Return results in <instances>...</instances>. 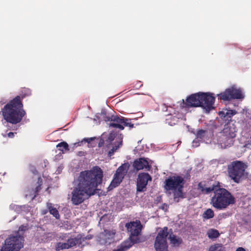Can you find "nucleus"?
<instances>
[{
	"label": "nucleus",
	"instance_id": "1",
	"mask_svg": "<svg viewBox=\"0 0 251 251\" xmlns=\"http://www.w3.org/2000/svg\"><path fill=\"white\" fill-rule=\"evenodd\" d=\"M103 177V171L98 166L81 172L72 192V203L78 205L84 201L85 196L89 197L96 194L99 190L98 187L102 183Z\"/></svg>",
	"mask_w": 251,
	"mask_h": 251
},
{
	"label": "nucleus",
	"instance_id": "2",
	"mask_svg": "<svg viewBox=\"0 0 251 251\" xmlns=\"http://www.w3.org/2000/svg\"><path fill=\"white\" fill-rule=\"evenodd\" d=\"M198 189L203 194H209L213 191L214 195L210 200V204L215 209L225 210L229 205L236 202L235 197L225 188H220L218 185H212L209 187L202 182L199 183Z\"/></svg>",
	"mask_w": 251,
	"mask_h": 251
},
{
	"label": "nucleus",
	"instance_id": "3",
	"mask_svg": "<svg viewBox=\"0 0 251 251\" xmlns=\"http://www.w3.org/2000/svg\"><path fill=\"white\" fill-rule=\"evenodd\" d=\"M31 95L29 89L24 88L20 96H17L9 101L2 109V114L4 119L12 124L19 123L25 115L26 112L23 109L22 100Z\"/></svg>",
	"mask_w": 251,
	"mask_h": 251
},
{
	"label": "nucleus",
	"instance_id": "4",
	"mask_svg": "<svg viewBox=\"0 0 251 251\" xmlns=\"http://www.w3.org/2000/svg\"><path fill=\"white\" fill-rule=\"evenodd\" d=\"M215 97L209 93L198 92L191 94L185 100H182L181 106L183 108L201 107L207 111L214 108Z\"/></svg>",
	"mask_w": 251,
	"mask_h": 251
},
{
	"label": "nucleus",
	"instance_id": "5",
	"mask_svg": "<svg viewBox=\"0 0 251 251\" xmlns=\"http://www.w3.org/2000/svg\"><path fill=\"white\" fill-rule=\"evenodd\" d=\"M185 183L184 178L180 176H171L165 179L164 189L166 191H173L174 199L183 198V188Z\"/></svg>",
	"mask_w": 251,
	"mask_h": 251
},
{
	"label": "nucleus",
	"instance_id": "6",
	"mask_svg": "<svg viewBox=\"0 0 251 251\" xmlns=\"http://www.w3.org/2000/svg\"><path fill=\"white\" fill-rule=\"evenodd\" d=\"M248 165L241 161H234L227 166L229 177L235 183H238L248 177V173L246 172Z\"/></svg>",
	"mask_w": 251,
	"mask_h": 251
},
{
	"label": "nucleus",
	"instance_id": "7",
	"mask_svg": "<svg viewBox=\"0 0 251 251\" xmlns=\"http://www.w3.org/2000/svg\"><path fill=\"white\" fill-rule=\"evenodd\" d=\"M24 237L21 235L10 236L4 241L1 251H20L24 247Z\"/></svg>",
	"mask_w": 251,
	"mask_h": 251
},
{
	"label": "nucleus",
	"instance_id": "8",
	"mask_svg": "<svg viewBox=\"0 0 251 251\" xmlns=\"http://www.w3.org/2000/svg\"><path fill=\"white\" fill-rule=\"evenodd\" d=\"M126 227L128 232H130L129 239L131 243L129 244L132 245L134 244L138 243L140 242V239L138 237L141 234L143 226L139 220L130 222L126 224Z\"/></svg>",
	"mask_w": 251,
	"mask_h": 251
},
{
	"label": "nucleus",
	"instance_id": "9",
	"mask_svg": "<svg viewBox=\"0 0 251 251\" xmlns=\"http://www.w3.org/2000/svg\"><path fill=\"white\" fill-rule=\"evenodd\" d=\"M168 234L167 227H164L158 232L154 242V248L156 251H169L167 242Z\"/></svg>",
	"mask_w": 251,
	"mask_h": 251
},
{
	"label": "nucleus",
	"instance_id": "10",
	"mask_svg": "<svg viewBox=\"0 0 251 251\" xmlns=\"http://www.w3.org/2000/svg\"><path fill=\"white\" fill-rule=\"evenodd\" d=\"M221 100L224 101H229L233 99H240L243 98L242 92L239 89H235L233 87L226 89V90L218 94Z\"/></svg>",
	"mask_w": 251,
	"mask_h": 251
},
{
	"label": "nucleus",
	"instance_id": "11",
	"mask_svg": "<svg viewBox=\"0 0 251 251\" xmlns=\"http://www.w3.org/2000/svg\"><path fill=\"white\" fill-rule=\"evenodd\" d=\"M151 180V176L147 173H142L138 175L137 181V191L144 192L149 181Z\"/></svg>",
	"mask_w": 251,
	"mask_h": 251
},
{
	"label": "nucleus",
	"instance_id": "12",
	"mask_svg": "<svg viewBox=\"0 0 251 251\" xmlns=\"http://www.w3.org/2000/svg\"><path fill=\"white\" fill-rule=\"evenodd\" d=\"M116 136V133L114 132H110L107 137H105L104 134H103L98 143V147L100 148L104 146L105 149H109L114 143V140Z\"/></svg>",
	"mask_w": 251,
	"mask_h": 251
},
{
	"label": "nucleus",
	"instance_id": "13",
	"mask_svg": "<svg viewBox=\"0 0 251 251\" xmlns=\"http://www.w3.org/2000/svg\"><path fill=\"white\" fill-rule=\"evenodd\" d=\"M124 117H119L118 116H111L110 117H106L107 120L106 121L112 122L109 123V126L113 127L114 128H118L120 130H122L124 129L123 126V123L125 120Z\"/></svg>",
	"mask_w": 251,
	"mask_h": 251
},
{
	"label": "nucleus",
	"instance_id": "14",
	"mask_svg": "<svg viewBox=\"0 0 251 251\" xmlns=\"http://www.w3.org/2000/svg\"><path fill=\"white\" fill-rule=\"evenodd\" d=\"M133 166L136 171H139L143 169L150 170L151 168L147 160L142 157L135 160L133 163Z\"/></svg>",
	"mask_w": 251,
	"mask_h": 251
},
{
	"label": "nucleus",
	"instance_id": "15",
	"mask_svg": "<svg viewBox=\"0 0 251 251\" xmlns=\"http://www.w3.org/2000/svg\"><path fill=\"white\" fill-rule=\"evenodd\" d=\"M234 138L223 134L220 138L219 142L221 148L226 149L231 147L234 143Z\"/></svg>",
	"mask_w": 251,
	"mask_h": 251
},
{
	"label": "nucleus",
	"instance_id": "16",
	"mask_svg": "<svg viewBox=\"0 0 251 251\" xmlns=\"http://www.w3.org/2000/svg\"><path fill=\"white\" fill-rule=\"evenodd\" d=\"M237 131L236 127L233 123H227L225 126L223 130V133L233 138L236 136Z\"/></svg>",
	"mask_w": 251,
	"mask_h": 251
},
{
	"label": "nucleus",
	"instance_id": "17",
	"mask_svg": "<svg viewBox=\"0 0 251 251\" xmlns=\"http://www.w3.org/2000/svg\"><path fill=\"white\" fill-rule=\"evenodd\" d=\"M85 239L82 238V236L81 234H78L75 238H71L68 239L67 242L68 245H69V249L73 247L76 245H80L81 243L85 241Z\"/></svg>",
	"mask_w": 251,
	"mask_h": 251
},
{
	"label": "nucleus",
	"instance_id": "18",
	"mask_svg": "<svg viewBox=\"0 0 251 251\" xmlns=\"http://www.w3.org/2000/svg\"><path fill=\"white\" fill-rule=\"evenodd\" d=\"M123 178L124 177L115 174L113 180L107 188L108 191H111L113 188L117 187L121 183Z\"/></svg>",
	"mask_w": 251,
	"mask_h": 251
},
{
	"label": "nucleus",
	"instance_id": "19",
	"mask_svg": "<svg viewBox=\"0 0 251 251\" xmlns=\"http://www.w3.org/2000/svg\"><path fill=\"white\" fill-rule=\"evenodd\" d=\"M129 165L128 162L123 164L117 169L115 174L124 177L127 172Z\"/></svg>",
	"mask_w": 251,
	"mask_h": 251
},
{
	"label": "nucleus",
	"instance_id": "20",
	"mask_svg": "<svg viewBox=\"0 0 251 251\" xmlns=\"http://www.w3.org/2000/svg\"><path fill=\"white\" fill-rule=\"evenodd\" d=\"M236 113L237 111L235 110L226 109L224 111L219 112V116L222 118H226V120H228V118H231Z\"/></svg>",
	"mask_w": 251,
	"mask_h": 251
},
{
	"label": "nucleus",
	"instance_id": "21",
	"mask_svg": "<svg viewBox=\"0 0 251 251\" xmlns=\"http://www.w3.org/2000/svg\"><path fill=\"white\" fill-rule=\"evenodd\" d=\"M122 145V140L120 139H119V141H116L111 146V148H112L108 152V156L109 157H111L113 155L114 152L120 148Z\"/></svg>",
	"mask_w": 251,
	"mask_h": 251
},
{
	"label": "nucleus",
	"instance_id": "22",
	"mask_svg": "<svg viewBox=\"0 0 251 251\" xmlns=\"http://www.w3.org/2000/svg\"><path fill=\"white\" fill-rule=\"evenodd\" d=\"M47 206L49 210L50 213L56 219H59L60 218L59 212L56 208L52 207V203L48 202Z\"/></svg>",
	"mask_w": 251,
	"mask_h": 251
},
{
	"label": "nucleus",
	"instance_id": "23",
	"mask_svg": "<svg viewBox=\"0 0 251 251\" xmlns=\"http://www.w3.org/2000/svg\"><path fill=\"white\" fill-rule=\"evenodd\" d=\"M179 118L176 116H173L171 115H168L167 118L166 119V123L169 125L173 126L177 123Z\"/></svg>",
	"mask_w": 251,
	"mask_h": 251
},
{
	"label": "nucleus",
	"instance_id": "24",
	"mask_svg": "<svg viewBox=\"0 0 251 251\" xmlns=\"http://www.w3.org/2000/svg\"><path fill=\"white\" fill-rule=\"evenodd\" d=\"M56 148H58V150L61 151L62 153H64L69 151L68 144L67 142L64 141L56 145Z\"/></svg>",
	"mask_w": 251,
	"mask_h": 251
},
{
	"label": "nucleus",
	"instance_id": "25",
	"mask_svg": "<svg viewBox=\"0 0 251 251\" xmlns=\"http://www.w3.org/2000/svg\"><path fill=\"white\" fill-rule=\"evenodd\" d=\"M169 238L170 240L171 244L174 246H179L182 242V240L180 238H176L173 233L170 234Z\"/></svg>",
	"mask_w": 251,
	"mask_h": 251
},
{
	"label": "nucleus",
	"instance_id": "26",
	"mask_svg": "<svg viewBox=\"0 0 251 251\" xmlns=\"http://www.w3.org/2000/svg\"><path fill=\"white\" fill-rule=\"evenodd\" d=\"M207 235L209 239H215L220 236V233L217 229H211L208 230Z\"/></svg>",
	"mask_w": 251,
	"mask_h": 251
},
{
	"label": "nucleus",
	"instance_id": "27",
	"mask_svg": "<svg viewBox=\"0 0 251 251\" xmlns=\"http://www.w3.org/2000/svg\"><path fill=\"white\" fill-rule=\"evenodd\" d=\"M208 251H225V248L221 244H216L211 246Z\"/></svg>",
	"mask_w": 251,
	"mask_h": 251
},
{
	"label": "nucleus",
	"instance_id": "28",
	"mask_svg": "<svg viewBox=\"0 0 251 251\" xmlns=\"http://www.w3.org/2000/svg\"><path fill=\"white\" fill-rule=\"evenodd\" d=\"M214 216V213L212 209L209 208L205 210L203 214L202 217L205 219H209L213 218Z\"/></svg>",
	"mask_w": 251,
	"mask_h": 251
},
{
	"label": "nucleus",
	"instance_id": "29",
	"mask_svg": "<svg viewBox=\"0 0 251 251\" xmlns=\"http://www.w3.org/2000/svg\"><path fill=\"white\" fill-rule=\"evenodd\" d=\"M68 247L69 245H68L67 242H58L56 244L55 246V250L56 251H60L64 249H68Z\"/></svg>",
	"mask_w": 251,
	"mask_h": 251
},
{
	"label": "nucleus",
	"instance_id": "30",
	"mask_svg": "<svg viewBox=\"0 0 251 251\" xmlns=\"http://www.w3.org/2000/svg\"><path fill=\"white\" fill-rule=\"evenodd\" d=\"M27 230H28V226L27 225L26 226L22 225L19 227L17 235H21L23 236L24 232Z\"/></svg>",
	"mask_w": 251,
	"mask_h": 251
},
{
	"label": "nucleus",
	"instance_id": "31",
	"mask_svg": "<svg viewBox=\"0 0 251 251\" xmlns=\"http://www.w3.org/2000/svg\"><path fill=\"white\" fill-rule=\"evenodd\" d=\"M123 125L124 126H125L129 127V128L130 129L134 127V124H133L131 123V119H128L126 118H125L124 122Z\"/></svg>",
	"mask_w": 251,
	"mask_h": 251
},
{
	"label": "nucleus",
	"instance_id": "32",
	"mask_svg": "<svg viewBox=\"0 0 251 251\" xmlns=\"http://www.w3.org/2000/svg\"><path fill=\"white\" fill-rule=\"evenodd\" d=\"M206 130L203 129H200L198 130L196 134L197 138L200 139H203L205 135Z\"/></svg>",
	"mask_w": 251,
	"mask_h": 251
},
{
	"label": "nucleus",
	"instance_id": "33",
	"mask_svg": "<svg viewBox=\"0 0 251 251\" xmlns=\"http://www.w3.org/2000/svg\"><path fill=\"white\" fill-rule=\"evenodd\" d=\"M41 184H39L38 186H37L34 190H33V194H31V196H33L32 199H34L36 196L38 195V193L41 189Z\"/></svg>",
	"mask_w": 251,
	"mask_h": 251
},
{
	"label": "nucleus",
	"instance_id": "34",
	"mask_svg": "<svg viewBox=\"0 0 251 251\" xmlns=\"http://www.w3.org/2000/svg\"><path fill=\"white\" fill-rule=\"evenodd\" d=\"M132 246V245L130 244H129L127 246H122L120 248L114 250L112 251H126L127 249H128L129 248H130Z\"/></svg>",
	"mask_w": 251,
	"mask_h": 251
},
{
	"label": "nucleus",
	"instance_id": "35",
	"mask_svg": "<svg viewBox=\"0 0 251 251\" xmlns=\"http://www.w3.org/2000/svg\"><path fill=\"white\" fill-rule=\"evenodd\" d=\"M104 232L109 236L108 238H112L115 234V231L114 230L109 231L105 230H104Z\"/></svg>",
	"mask_w": 251,
	"mask_h": 251
},
{
	"label": "nucleus",
	"instance_id": "36",
	"mask_svg": "<svg viewBox=\"0 0 251 251\" xmlns=\"http://www.w3.org/2000/svg\"><path fill=\"white\" fill-rule=\"evenodd\" d=\"M30 170L32 172V173L34 175H37L38 174V171H37L36 168L33 166H32L31 167Z\"/></svg>",
	"mask_w": 251,
	"mask_h": 251
},
{
	"label": "nucleus",
	"instance_id": "37",
	"mask_svg": "<svg viewBox=\"0 0 251 251\" xmlns=\"http://www.w3.org/2000/svg\"><path fill=\"white\" fill-rule=\"evenodd\" d=\"M94 139H95V138H90L85 139L84 140H85L88 143H90Z\"/></svg>",
	"mask_w": 251,
	"mask_h": 251
},
{
	"label": "nucleus",
	"instance_id": "38",
	"mask_svg": "<svg viewBox=\"0 0 251 251\" xmlns=\"http://www.w3.org/2000/svg\"><path fill=\"white\" fill-rule=\"evenodd\" d=\"M8 136L9 138H13L14 136V133L10 132L8 133Z\"/></svg>",
	"mask_w": 251,
	"mask_h": 251
},
{
	"label": "nucleus",
	"instance_id": "39",
	"mask_svg": "<svg viewBox=\"0 0 251 251\" xmlns=\"http://www.w3.org/2000/svg\"><path fill=\"white\" fill-rule=\"evenodd\" d=\"M236 251H246V250L242 247H239L237 249Z\"/></svg>",
	"mask_w": 251,
	"mask_h": 251
},
{
	"label": "nucleus",
	"instance_id": "40",
	"mask_svg": "<svg viewBox=\"0 0 251 251\" xmlns=\"http://www.w3.org/2000/svg\"><path fill=\"white\" fill-rule=\"evenodd\" d=\"M222 216L223 218H226L227 216H229V214L227 213H223Z\"/></svg>",
	"mask_w": 251,
	"mask_h": 251
},
{
	"label": "nucleus",
	"instance_id": "41",
	"mask_svg": "<svg viewBox=\"0 0 251 251\" xmlns=\"http://www.w3.org/2000/svg\"><path fill=\"white\" fill-rule=\"evenodd\" d=\"M164 205L167 206V205L165 203H164Z\"/></svg>",
	"mask_w": 251,
	"mask_h": 251
}]
</instances>
